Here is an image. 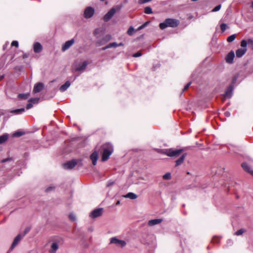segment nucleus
Listing matches in <instances>:
<instances>
[{"label":"nucleus","instance_id":"1","mask_svg":"<svg viewBox=\"0 0 253 253\" xmlns=\"http://www.w3.org/2000/svg\"><path fill=\"white\" fill-rule=\"evenodd\" d=\"M114 150L113 145L110 143H106L101 146L102 161H107Z\"/></svg>","mask_w":253,"mask_h":253},{"label":"nucleus","instance_id":"2","mask_svg":"<svg viewBox=\"0 0 253 253\" xmlns=\"http://www.w3.org/2000/svg\"><path fill=\"white\" fill-rule=\"evenodd\" d=\"M179 24V21L175 19L168 18L163 23H161L159 25L160 28L163 30L168 27H176Z\"/></svg>","mask_w":253,"mask_h":253},{"label":"nucleus","instance_id":"3","mask_svg":"<svg viewBox=\"0 0 253 253\" xmlns=\"http://www.w3.org/2000/svg\"><path fill=\"white\" fill-rule=\"evenodd\" d=\"M247 42L245 40H243L241 42V46L243 48L238 49L236 51V56L238 58L241 57L246 52L247 49L246 48Z\"/></svg>","mask_w":253,"mask_h":253},{"label":"nucleus","instance_id":"4","mask_svg":"<svg viewBox=\"0 0 253 253\" xmlns=\"http://www.w3.org/2000/svg\"><path fill=\"white\" fill-rule=\"evenodd\" d=\"M79 164V166H82L81 160L74 159L63 164V167L65 169H72Z\"/></svg>","mask_w":253,"mask_h":253},{"label":"nucleus","instance_id":"5","mask_svg":"<svg viewBox=\"0 0 253 253\" xmlns=\"http://www.w3.org/2000/svg\"><path fill=\"white\" fill-rule=\"evenodd\" d=\"M182 151V149L174 150L169 149L165 150L164 153L169 157H177L181 153Z\"/></svg>","mask_w":253,"mask_h":253},{"label":"nucleus","instance_id":"6","mask_svg":"<svg viewBox=\"0 0 253 253\" xmlns=\"http://www.w3.org/2000/svg\"><path fill=\"white\" fill-rule=\"evenodd\" d=\"M110 244H115L120 248H124L126 245V242L125 240H120L117 237H113L110 239Z\"/></svg>","mask_w":253,"mask_h":253},{"label":"nucleus","instance_id":"7","mask_svg":"<svg viewBox=\"0 0 253 253\" xmlns=\"http://www.w3.org/2000/svg\"><path fill=\"white\" fill-rule=\"evenodd\" d=\"M120 10V7H113L111 8L104 16V20L105 21H108L111 19L114 15Z\"/></svg>","mask_w":253,"mask_h":253},{"label":"nucleus","instance_id":"8","mask_svg":"<svg viewBox=\"0 0 253 253\" xmlns=\"http://www.w3.org/2000/svg\"><path fill=\"white\" fill-rule=\"evenodd\" d=\"M103 213V209L102 208H98L92 211L90 213H89V217L91 218H95L98 217L100 216Z\"/></svg>","mask_w":253,"mask_h":253},{"label":"nucleus","instance_id":"9","mask_svg":"<svg viewBox=\"0 0 253 253\" xmlns=\"http://www.w3.org/2000/svg\"><path fill=\"white\" fill-rule=\"evenodd\" d=\"M94 13V9L91 7H88L84 10V16L86 18H89L93 16Z\"/></svg>","mask_w":253,"mask_h":253},{"label":"nucleus","instance_id":"10","mask_svg":"<svg viewBox=\"0 0 253 253\" xmlns=\"http://www.w3.org/2000/svg\"><path fill=\"white\" fill-rule=\"evenodd\" d=\"M74 42L75 41L74 39H72L71 40L66 42L62 46V50L64 51L69 49L73 44Z\"/></svg>","mask_w":253,"mask_h":253},{"label":"nucleus","instance_id":"11","mask_svg":"<svg viewBox=\"0 0 253 253\" xmlns=\"http://www.w3.org/2000/svg\"><path fill=\"white\" fill-rule=\"evenodd\" d=\"M23 236L21 234H18L14 239L13 243L12 244L10 249L13 250L19 243L20 240L22 239Z\"/></svg>","mask_w":253,"mask_h":253},{"label":"nucleus","instance_id":"12","mask_svg":"<svg viewBox=\"0 0 253 253\" xmlns=\"http://www.w3.org/2000/svg\"><path fill=\"white\" fill-rule=\"evenodd\" d=\"M43 87L44 85L42 83H38L35 85L33 89V92L35 93H38L43 89Z\"/></svg>","mask_w":253,"mask_h":253},{"label":"nucleus","instance_id":"13","mask_svg":"<svg viewBox=\"0 0 253 253\" xmlns=\"http://www.w3.org/2000/svg\"><path fill=\"white\" fill-rule=\"evenodd\" d=\"M235 57V54L234 51H231L226 56L225 60L228 63H232L234 58Z\"/></svg>","mask_w":253,"mask_h":253},{"label":"nucleus","instance_id":"14","mask_svg":"<svg viewBox=\"0 0 253 253\" xmlns=\"http://www.w3.org/2000/svg\"><path fill=\"white\" fill-rule=\"evenodd\" d=\"M33 48L35 53H39L42 51V46L40 43L37 42L34 44Z\"/></svg>","mask_w":253,"mask_h":253},{"label":"nucleus","instance_id":"15","mask_svg":"<svg viewBox=\"0 0 253 253\" xmlns=\"http://www.w3.org/2000/svg\"><path fill=\"white\" fill-rule=\"evenodd\" d=\"M233 89V85H231L229 86L228 88L226 89L225 94H224V98H230L231 97L232 94Z\"/></svg>","mask_w":253,"mask_h":253},{"label":"nucleus","instance_id":"16","mask_svg":"<svg viewBox=\"0 0 253 253\" xmlns=\"http://www.w3.org/2000/svg\"><path fill=\"white\" fill-rule=\"evenodd\" d=\"M92 161V164L95 165L98 158V154L96 151H94L90 156Z\"/></svg>","mask_w":253,"mask_h":253},{"label":"nucleus","instance_id":"17","mask_svg":"<svg viewBox=\"0 0 253 253\" xmlns=\"http://www.w3.org/2000/svg\"><path fill=\"white\" fill-rule=\"evenodd\" d=\"M87 65V61H84L83 63L77 65L75 68L76 71H83L85 69Z\"/></svg>","mask_w":253,"mask_h":253},{"label":"nucleus","instance_id":"18","mask_svg":"<svg viewBox=\"0 0 253 253\" xmlns=\"http://www.w3.org/2000/svg\"><path fill=\"white\" fill-rule=\"evenodd\" d=\"M142 29V25L140 26L137 30H135L134 28L130 26L127 31V34L129 36L133 35L137 30H141Z\"/></svg>","mask_w":253,"mask_h":253},{"label":"nucleus","instance_id":"19","mask_svg":"<svg viewBox=\"0 0 253 253\" xmlns=\"http://www.w3.org/2000/svg\"><path fill=\"white\" fill-rule=\"evenodd\" d=\"M111 36L109 35H107L105 36L104 37V38L101 41H98L97 42V44L98 45H102V44H104L105 43L107 42H108L109 41H110L111 40Z\"/></svg>","mask_w":253,"mask_h":253},{"label":"nucleus","instance_id":"20","mask_svg":"<svg viewBox=\"0 0 253 253\" xmlns=\"http://www.w3.org/2000/svg\"><path fill=\"white\" fill-rule=\"evenodd\" d=\"M58 248H59L58 244L56 242H54V243H52V244L51 245V248L49 251V253H55L56 252L57 250L58 249Z\"/></svg>","mask_w":253,"mask_h":253},{"label":"nucleus","instance_id":"21","mask_svg":"<svg viewBox=\"0 0 253 253\" xmlns=\"http://www.w3.org/2000/svg\"><path fill=\"white\" fill-rule=\"evenodd\" d=\"M163 221L162 219H154L149 221L148 225L150 226H153L161 223Z\"/></svg>","mask_w":253,"mask_h":253},{"label":"nucleus","instance_id":"22","mask_svg":"<svg viewBox=\"0 0 253 253\" xmlns=\"http://www.w3.org/2000/svg\"><path fill=\"white\" fill-rule=\"evenodd\" d=\"M123 196L124 198H129L132 200L135 199L137 197V196L135 194L132 192H129L126 195H123Z\"/></svg>","mask_w":253,"mask_h":253},{"label":"nucleus","instance_id":"23","mask_svg":"<svg viewBox=\"0 0 253 253\" xmlns=\"http://www.w3.org/2000/svg\"><path fill=\"white\" fill-rule=\"evenodd\" d=\"M70 82L69 81H67L64 84L60 86V90L61 92L65 91L70 86Z\"/></svg>","mask_w":253,"mask_h":253},{"label":"nucleus","instance_id":"24","mask_svg":"<svg viewBox=\"0 0 253 253\" xmlns=\"http://www.w3.org/2000/svg\"><path fill=\"white\" fill-rule=\"evenodd\" d=\"M186 156V154H184L178 160H177L175 162V166H178L181 165L183 162Z\"/></svg>","mask_w":253,"mask_h":253},{"label":"nucleus","instance_id":"25","mask_svg":"<svg viewBox=\"0 0 253 253\" xmlns=\"http://www.w3.org/2000/svg\"><path fill=\"white\" fill-rule=\"evenodd\" d=\"M8 137V135L7 134H4L1 136H0V144L5 142Z\"/></svg>","mask_w":253,"mask_h":253},{"label":"nucleus","instance_id":"26","mask_svg":"<svg viewBox=\"0 0 253 253\" xmlns=\"http://www.w3.org/2000/svg\"><path fill=\"white\" fill-rule=\"evenodd\" d=\"M242 167L243 168V169L246 170V171L248 172H250L251 173V171H252V170H250V168L249 166V165H248L247 163H243L242 164Z\"/></svg>","mask_w":253,"mask_h":253},{"label":"nucleus","instance_id":"27","mask_svg":"<svg viewBox=\"0 0 253 253\" xmlns=\"http://www.w3.org/2000/svg\"><path fill=\"white\" fill-rule=\"evenodd\" d=\"M24 111H25V109L24 108H21V109H18L12 110L10 112L12 113H15L16 114H21L23 112H24Z\"/></svg>","mask_w":253,"mask_h":253},{"label":"nucleus","instance_id":"28","mask_svg":"<svg viewBox=\"0 0 253 253\" xmlns=\"http://www.w3.org/2000/svg\"><path fill=\"white\" fill-rule=\"evenodd\" d=\"M29 95H30L29 93H22V94H19L18 95V97L20 99H26L29 97Z\"/></svg>","mask_w":253,"mask_h":253},{"label":"nucleus","instance_id":"29","mask_svg":"<svg viewBox=\"0 0 253 253\" xmlns=\"http://www.w3.org/2000/svg\"><path fill=\"white\" fill-rule=\"evenodd\" d=\"M69 218L70 220L73 222L76 221L77 220L76 215L73 212H71L69 214Z\"/></svg>","mask_w":253,"mask_h":253},{"label":"nucleus","instance_id":"30","mask_svg":"<svg viewBox=\"0 0 253 253\" xmlns=\"http://www.w3.org/2000/svg\"><path fill=\"white\" fill-rule=\"evenodd\" d=\"M236 36L235 34L232 35L227 38V41L229 42H231L235 40Z\"/></svg>","mask_w":253,"mask_h":253},{"label":"nucleus","instance_id":"31","mask_svg":"<svg viewBox=\"0 0 253 253\" xmlns=\"http://www.w3.org/2000/svg\"><path fill=\"white\" fill-rule=\"evenodd\" d=\"M247 44H248L249 47L252 49H253V39H249L247 41Z\"/></svg>","mask_w":253,"mask_h":253},{"label":"nucleus","instance_id":"32","mask_svg":"<svg viewBox=\"0 0 253 253\" xmlns=\"http://www.w3.org/2000/svg\"><path fill=\"white\" fill-rule=\"evenodd\" d=\"M144 12L146 14H151L152 13V10L149 6H147L144 8Z\"/></svg>","mask_w":253,"mask_h":253},{"label":"nucleus","instance_id":"33","mask_svg":"<svg viewBox=\"0 0 253 253\" xmlns=\"http://www.w3.org/2000/svg\"><path fill=\"white\" fill-rule=\"evenodd\" d=\"M24 134V132L21 131H18L13 133V136L14 137H19Z\"/></svg>","mask_w":253,"mask_h":253},{"label":"nucleus","instance_id":"34","mask_svg":"<svg viewBox=\"0 0 253 253\" xmlns=\"http://www.w3.org/2000/svg\"><path fill=\"white\" fill-rule=\"evenodd\" d=\"M163 177L166 180L170 179L171 178V174L169 172H167L163 175Z\"/></svg>","mask_w":253,"mask_h":253},{"label":"nucleus","instance_id":"35","mask_svg":"<svg viewBox=\"0 0 253 253\" xmlns=\"http://www.w3.org/2000/svg\"><path fill=\"white\" fill-rule=\"evenodd\" d=\"M39 98H31L29 100V102H32L33 103L36 104L39 102Z\"/></svg>","mask_w":253,"mask_h":253},{"label":"nucleus","instance_id":"36","mask_svg":"<svg viewBox=\"0 0 253 253\" xmlns=\"http://www.w3.org/2000/svg\"><path fill=\"white\" fill-rule=\"evenodd\" d=\"M227 28V25L225 23H222L220 25L221 30L222 31V32H224L226 30Z\"/></svg>","mask_w":253,"mask_h":253},{"label":"nucleus","instance_id":"37","mask_svg":"<svg viewBox=\"0 0 253 253\" xmlns=\"http://www.w3.org/2000/svg\"><path fill=\"white\" fill-rule=\"evenodd\" d=\"M244 232V230L243 229H241L238 230L237 231H236L235 233V234L237 236H239V235H241L242 234H243V233Z\"/></svg>","mask_w":253,"mask_h":253},{"label":"nucleus","instance_id":"38","mask_svg":"<svg viewBox=\"0 0 253 253\" xmlns=\"http://www.w3.org/2000/svg\"><path fill=\"white\" fill-rule=\"evenodd\" d=\"M221 8V4H219L216 6L214 8H213L211 10L212 12H216L220 10Z\"/></svg>","mask_w":253,"mask_h":253},{"label":"nucleus","instance_id":"39","mask_svg":"<svg viewBox=\"0 0 253 253\" xmlns=\"http://www.w3.org/2000/svg\"><path fill=\"white\" fill-rule=\"evenodd\" d=\"M110 48L112 47H117L118 46V43L115 42H112L109 44Z\"/></svg>","mask_w":253,"mask_h":253},{"label":"nucleus","instance_id":"40","mask_svg":"<svg viewBox=\"0 0 253 253\" xmlns=\"http://www.w3.org/2000/svg\"><path fill=\"white\" fill-rule=\"evenodd\" d=\"M191 84V82H189L188 84H187L184 86V88L183 89L182 92L186 91L189 88Z\"/></svg>","mask_w":253,"mask_h":253},{"label":"nucleus","instance_id":"41","mask_svg":"<svg viewBox=\"0 0 253 253\" xmlns=\"http://www.w3.org/2000/svg\"><path fill=\"white\" fill-rule=\"evenodd\" d=\"M11 45L13 46L18 47V42L16 41H14L11 43Z\"/></svg>","mask_w":253,"mask_h":253},{"label":"nucleus","instance_id":"42","mask_svg":"<svg viewBox=\"0 0 253 253\" xmlns=\"http://www.w3.org/2000/svg\"><path fill=\"white\" fill-rule=\"evenodd\" d=\"M33 107V104L32 102H29V103L27 104L26 108L27 109H30Z\"/></svg>","mask_w":253,"mask_h":253},{"label":"nucleus","instance_id":"43","mask_svg":"<svg viewBox=\"0 0 253 253\" xmlns=\"http://www.w3.org/2000/svg\"><path fill=\"white\" fill-rule=\"evenodd\" d=\"M213 243H217L219 242V239L217 237H214L212 240Z\"/></svg>","mask_w":253,"mask_h":253},{"label":"nucleus","instance_id":"44","mask_svg":"<svg viewBox=\"0 0 253 253\" xmlns=\"http://www.w3.org/2000/svg\"><path fill=\"white\" fill-rule=\"evenodd\" d=\"M237 78H238V76H235L233 77V78L232 79V83L233 84H235V83H236V81L237 80Z\"/></svg>","mask_w":253,"mask_h":253},{"label":"nucleus","instance_id":"45","mask_svg":"<svg viewBox=\"0 0 253 253\" xmlns=\"http://www.w3.org/2000/svg\"><path fill=\"white\" fill-rule=\"evenodd\" d=\"M141 55V53L140 52H138L133 54L134 57H139Z\"/></svg>","mask_w":253,"mask_h":253},{"label":"nucleus","instance_id":"46","mask_svg":"<svg viewBox=\"0 0 253 253\" xmlns=\"http://www.w3.org/2000/svg\"><path fill=\"white\" fill-rule=\"evenodd\" d=\"M54 187H52V186H49L48 187H47L46 189V191L47 192H49L50 191V190H51L52 189H54Z\"/></svg>","mask_w":253,"mask_h":253},{"label":"nucleus","instance_id":"47","mask_svg":"<svg viewBox=\"0 0 253 253\" xmlns=\"http://www.w3.org/2000/svg\"><path fill=\"white\" fill-rule=\"evenodd\" d=\"M109 48H110V47H109V44H108L107 46L102 47V50H105Z\"/></svg>","mask_w":253,"mask_h":253},{"label":"nucleus","instance_id":"48","mask_svg":"<svg viewBox=\"0 0 253 253\" xmlns=\"http://www.w3.org/2000/svg\"><path fill=\"white\" fill-rule=\"evenodd\" d=\"M114 183V182L113 181H109L108 183L107 184V186H110L111 185H112Z\"/></svg>","mask_w":253,"mask_h":253},{"label":"nucleus","instance_id":"49","mask_svg":"<svg viewBox=\"0 0 253 253\" xmlns=\"http://www.w3.org/2000/svg\"><path fill=\"white\" fill-rule=\"evenodd\" d=\"M8 160H9V159H8V158L4 159H3L2 160H1V163H5V162L8 161Z\"/></svg>","mask_w":253,"mask_h":253},{"label":"nucleus","instance_id":"50","mask_svg":"<svg viewBox=\"0 0 253 253\" xmlns=\"http://www.w3.org/2000/svg\"><path fill=\"white\" fill-rule=\"evenodd\" d=\"M29 230H30V229H29V228L26 229V230L24 232V234L23 236H24L25 235H26L29 231Z\"/></svg>","mask_w":253,"mask_h":253},{"label":"nucleus","instance_id":"51","mask_svg":"<svg viewBox=\"0 0 253 253\" xmlns=\"http://www.w3.org/2000/svg\"><path fill=\"white\" fill-rule=\"evenodd\" d=\"M225 115L227 116V117H229L230 115V113L229 112H226L225 113Z\"/></svg>","mask_w":253,"mask_h":253},{"label":"nucleus","instance_id":"52","mask_svg":"<svg viewBox=\"0 0 253 253\" xmlns=\"http://www.w3.org/2000/svg\"><path fill=\"white\" fill-rule=\"evenodd\" d=\"M151 0H143V3L149 2V1H151Z\"/></svg>","mask_w":253,"mask_h":253},{"label":"nucleus","instance_id":"53","mask_svg":"<svg viewBox=\"0 0 253 253\" xmlns=\"http://www.w3.org/2000/svg\"><path fill=\"white\" fill-rule=\"evenodd\" d=\"M148 22H145V23H143V28L146 26V25H147Z\"/></svg>","mask_w":253,"mask_h":253},{"label":"nucleus","instance_id":"54","mask_svg":"<svg viewBox=\"0 0 253 253\" xmlns=\"http://www.w3.org/2000/svg\"><path fill=\"white\" fill-rule=\"evenodd\" d=\"M120 204V201H118L117 203H116V205H119Z\"/></svg>","mask_w":253,"mask_h":253},{"label":"nucleus","instance_id":"55","mask_svg":"<svg viewBox=\"0 0 253 253\" xmlns=\"http://www.w3.org/2000/svg\"><path fill=\"white\" fill-rule=\"evenodd\" d=\"M118 46H122V45H123V43L121 42V43L118 44Z\"/></svg>","mask_w":253,"mask_h":253},{"label":"nucleus","instance_id":"56","mask_svg":"<svg viewBox=\"0 0 253 253\" xmlns=\"http://www.w3.org/2000/svg\"><path fill=\"white\" fill-rule=\"evenodd\" d=\"M138 2H139V3L140 4H141V3H142V0H138Z\"/></svg>","mask_w":253,"mask_h":253},{"label":"nucleus","instance_id":"57","mask_svg":"<svg viewBox=\"0 0 253 253\" xmlns=\"http://www.w3.org/2000/svg\"><path fill=\"white\" fill-rule=\"evenodd\" d=\"M97 30H95L94 31V35H96V33H97Z\"/></svg>","mask_w":253,"mask_h":253},{"label":"nucleus","instance_id":"58","mask_svg":"<svg viewBox=\"0 0 253 253\" xmlns=\"http://www.w3.org/2000/svg\"><path fill=\"white\" fill-rule=\"evenodd\" d=\"M3 78V76L0 77V80H1Z\"/></svg>","mask_w":253,"mask_h":253},{"label":"nucleus","instance_id":"59","mask_svg":"<svg viewBox=\"0 0 253 253\" xmlns=\"http://www.w3.org/2000/svg\"><path fill=\"white\" fill-rule=\"evenodd\" d=\"M252 175H253V171H251L250 173Z\"/></svg>","mask_w":253,"mask_h":253},{"label":"nucleus","instance_id":"60","mask_svg":"<svg viewBox=\"0 0 253 253\" xmlns=\"http://www.w3.org/2000/svg\"><path fill=\"white\" fill-rule=\"evenodd\" d=\"M252 7L253 8V1L252 2V5H251Z\"/></svg>","mask_w":253,"mask_h":253},{"label":"nucleus","instance_id":"61","mask_svg":"<svg viewBox=\"0 0 253 253\" xmlns=\"http://www.w3.org/2000/svg\"><path fill=\"white\" fill-rule=\"evenodd\" d=\"M26 57H27V56H26V55H23V58H26Z\"/></svg>","mask_w":253,"mask_h":253}]
</instances>
